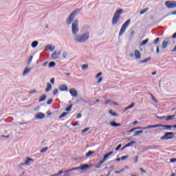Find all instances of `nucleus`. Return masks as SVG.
I'll use <instances>...</instances> for the list:
<instances>
[{"label":"nucleus","mask_w":176,"mask_h":176,"mask_svg":"<svg viewBox=\"0 0 176 176\" xmlns=\"http://www.w3.org/2000/svg\"><path fill=\"white\" fill-rule=\"evenodd\" d=\"M89 38H90V32H86L81 35L76 36L74 41H76V42H78V43H83L87 41H89Z\"/></svg>","instance_id":"1"},{"label":"nucleus","mask_w":176,"mask_h":176,"mask_svg":"<svg viewBox=\"0 0 176 176\" xmlns=\"http://www.w3.org/2000/svg\"><path fill=\"white\" fill-rule=\"evenodd\" d=\"M122 13H123V10L122 9H119L115 12L112 19L113 25H115V24H118V23H119V20H120V15L122 14Z\"/></svg>","instance_id":"2"},{"label":"nucleus","mask_w":176,"mask_h":176,"mask_svg":"<svg viewBox=\"0 0 176 176\" xmlns=\"http://www.w3.org/2000/svg\"><path fill=\"white\" fill-rule=\"evenodd\" d=\"M80 10V9H76L69 16V17L66 20V24H67V25H71V23H72V21H74V19L75 16H76V14H78V13H79Z\"/></svg>","instance_id":"3"},{"label":"nucleus","mask_w":176,"mask_h":176,"mask_svg":"<svg viewBox=\"0 0 176 176\" xmlns=\"http://www.w3.org/2000/svg\"><path fill=\"white\" fill-rule=\"evenodd\" d=\"M113 154V151H110L109 153H108L107 154H106L103 159L102 160H100L99 162L96 164V168H101V165L107 162V160H108V159H109V156H111V155Z\"/></svg>","instance_id":"4"},{"label":"nucleus","mask_w":176,"mask_h":176,"mask_svg":"<svg viewBox=\"0 0 176 176\" xmlns=\"http://www.w3.org/2000/svg\"><path fill=\"white\" fill-rule=\"evenodd\" d=\"M72 32L74 35H76L79 32V21L75 20L72 25Z\"/></svg>","instance_id":"5"},{"label":"nucleus","mask_w":176,"mask_h":176,"mask_svg":"<svg viewBox=\"0 0 176 176\" xmlns=\"http://www.w3.org/2000/svg\"><path fill=\"white\" fill-rule=\"evenodd\" d=\"M131 21V19H128L121 27V29L119 32V36H122L124 32H126V30H127V28L129 25H130V23Z\"/></svg>","instance_id":"6"},{"label":"nucleus","mask_w":176,"mask_h":176,"mask_svg":"<svg viewBox=\"0 0 176 176\" xmlns=\"http://www.w3.org/2000/svg\"><path fill=\"white\" fill-rule=\"evenodd\" d=\"M173 138H174V133H173V132H166L164 135H163L160 138V140H173Z\"/></svg>","instance_id":"7"},{"label":"nucleus","mask_w":176,"mask_h":176,"mask_svg":"<svg viewBox=\"0 0 176 176\" xmlns=\"http://www.w3.org/2000/svg\"><path fill=\"white\" fill-rule=\"evenodd\" d=\"M157 127H164L166 129H170L174 128V126L171 125H163V124H157V125H149L147 129H156Z\"/></svg>","instance_id":"8"},{"label":"nucleus","mask_w":176,"mask_h":176,"mask_svg":"<svg viewBox=\"0 0 176 176\" xmlns=\"http://www.w3.org/2000/svg\"><path fill=\"white\" fill-rule=\"evenodd\" d=\"M165 6H166L168 9H174L176 8V1H166Z\"/></svg>","instance_id":"9"},{"label":"nucleus","mask_w":176,"mask_h":176,"mask_svg":"<svg viewBox=\"0 0 176 176\" xmlns=\"http://www.w3.org/2000/svg\"><path fill=\"white\" fill-rule=\"evenodd\" d=\"M90 166L88 164H81L80 167H76L73 168L70 170H68L71 173V171H75V170H87V168H89Z\"/></svg>","instance_id":"10"},{"label":"nucleus","mask_w":176,"mask_h":176,"mask_svg":"<svg viewBox=\"0 0 176 176\" xmlns=\"http://www.w3.org/2000/svg\"><path fill=\"white\" fill-rule=\"evenodd\" d=\"M148 126H146V127H137V128H133L131 130H129L128 131V133H133V131H135V130H148Z\"/></svg>","instance_id":"11"},{"label":"nucleus","mask_w":176,"mask_h":176,"mask_svg":"<svg viewBox=\"0 0 176 176\" xmlns=\"http://www.w3.org/2000/svg\"><path fill=\"white\" fill-rule=\"evenodd\" d=\"M69 93L73 97H78V91L75 89H70Z\"/></svg>","instance_id":"12"},{"label":"nucleus","mask_w":176,"mask_h":176,"mask_svg":"<svg viewBox=\"0 0 176 176\" xmlns=\"http://www.w3.org/2000/svg\"><path fill=\"white\" fill-rule=\"evenodd\" d=\"M31 72V68H29L28 67H25V69L23 72V76H25V75H28Z\"/></svg>","instance_id":"13"},{"label":"nucleus","mask_w":176,"mask_h":176,"mask_svg":"<svg viewBox=\"0 0 176 176\" xmlns=\"http://www.w3.org/2000/svg\"><path fill=\"white\" fill-rule=\"evenodd\" d=\"M135 57L138 60H140V58H141V52H140L138 50H135Z\"/></svg>","instance_id":"14"},{"label":"nucleus","mask_w":176,"mask_h":176,"mask_svg":"<svg viewBox=\"0 0 176 176\" xmlns=\"http://www.w3.org/2000/svg\"><path fill=\"white\" fill-rule=\"evenodd\" d=\"M59 90H60V91H67V90H68V87H67L65 85H61L59 87Z\"/></svg>","instance_id":"15"},{"label":"nucleus","mask_w":176,"mask_h":176,"mask_svg":"<svg viewBox=\"0 0 176 176\" xmlns=\"http://www.w3.org/2000/svg\"><path fill=\"white\" fill-rule=\"evenodd\" d=\"M168 41H170V38H167L166 40L164 41L162 43V48L166 49L168 45Z\"/></svg>","instance_id":"16"},{"label":"nucleus","mask_w":176,"mask_h":176,"mask_svg":"<svg viewBox=\"0 0 176 176\" xmlns=\"http://www.w3.org/2000/svg\"><path fill=\"white\" fill-rule=\"evenodd\" d=\"M45 50H50V52H53V50H54V46L52 45H47L45 46Z\"/></svg>","instance_id":"17"},{"label":"nucleus","mask_w":176,"mask_h":176,"mask_svg":"<svg viewBox=\"0 0 176 176\" xmlns=\"http://www.w3.org/2000/svg\"><path fill=\"white\" fill-rule=\"evenodd\" d=\"M45 118V115L43 113H38L36 115V119H43Z\"/></svg>","instance_id":"18"},{"label":"nucleus","mask_w":176,"mask_h":176,"mask_svg":"<svg viewBox=\"0 0 176 176\" xmlns=\"http://www.w3.org/2000/svg\"><path fill=\"white\" fill-rule=\"evenodd\" d=\"M110 125L113 127H119L120 126H122V124H117L116 122H111Z\"/></svg>","instance_id":"19"},{"label":"nucleus","mask_w":176,"mask_h":176,"mask_svg":"<svg viewBox=\"0 0 176 176\" xmlns=\"http://www.w3.org/2000/svg\"><path fill=\"white\" fill-rule=\"evenodd\" d=\"M50 90H52V84H50V82H48L47 84V88L45 89V91L46 93H49Z\"/></svg>","instance_id":"20"},{"label":"nucleus","mask_w":176,"mask_h":176,"mask_svg":"<svg viewBox=\"0 0 176 176\" xmlns=\"http://www.w3.org/2000/svg\"><path fill=\"white\" fill-rule=\"evenodd\" d=\"M52 58H59L60 52H54V54L52 55Z\"/></svg>","instance_id":"21"},{"label":"nucleus","mask_w":176,"mask_h":176,"mask_svg":"<svg viewBox=\"0 0 176 176\" xmlns=\"http://www.w3.org/2000/svg\"><path fill=\"white\" fill-rule=\"evenodd\" d=\"M173 118H175V115H173V116H168L166 118V122H168L169 120H173Z\"/></svg>","instance_id":"22"},{"label":"nucleus","mask_w":176,"mask_h":176,"mask_svg":"<svg viewBox=\"0 0 176 176\" xmlns=\"http://www.w3.org/2000/svg\"><path fill=\"white\" fill-rule=\"evenodd\" d=\"M94 151H89L85 154V156L86 157H90V156H91V155H94Z\"/></svg>","instance_id":"23"},{"label":"nucleus","mask_w":176,"mask_h":176,"mask_svg":"<svg viewBox=\"0 0 176 176\" xmlns=\"http://www.w3.org/2000/svg\"><path fill=\"white\" fill-rule=\"evenodd\" d=\"M148 42H149V38H146V39L144 40L143 41H142L140 46H144V45H146V43H148Z\"/></svg>","instance_id":"24"},{"label":"nucleus","mask_w":176,"mask_h":176,"mask_svg":"<svg viewBox=\"0 0 176 176\" xmlns=\"http://www.w3.org/2000/svg\"><path fill=\"white\" fill-rule=\"evenodd\" d=\"M30 162H34V160L30 157L27 158V160L25 162V164H26V166H28V164H30Z\"/></svg>","instance_id":"25"},{"label":"nucleus","mask_w":176,"mask_h":176,"mask_svg":"<svg viewBox=\"0 0 176 176\" xmlns=\"http://www.w3.org/2000/svg\"><path fill=\"white\" fill-rule=\"evenodd\" d=\"M45 100H46V95H43L39 98L38 102H42V101H45Z\"/></svg>","instance_id":"26"},{"label":"nucleus","mask_w":176,"mask_h":176,"mask_svg":"<svg viewBox=\"0 0 176 176\" xmlns=\"http://www.w3.org/2000/svg\"><path fill=\"white\" fill-rule=\"evenodd\" d=\"M67 115H68V113H67V112H63V113L59 116V119H63V118H65V116H67Z\"/></svg>","instance_id":"27"},{"label":"nucleus","mask_w":176,"mask_h":176,"mask_svg":"<svg viewBox=\"0 0 176 176\" xmlns=\"http://www.w3.org/2000/svg\"><path fill=\"white\" fill-rule=\"evenodd\" d=\"M39 43H38V41H34L32 43V47L33 48H35L36 47V46H38Z\"/></svg>","instance_id":"28"},{"label":"nucleus","mask_w":176,"mask_h":176,"mask_svg":"<svg viewBox=\"0 0 176 176\" xmlns=\"http://www.w3.org/2000/svg\"><path fill=\"white\" fill-rule=\"evenodd\" d=\"M81 68H82V71H85V69H87V68H89V65L84 64L82 65Z\"/></svg>","instance_id":"29"},{"label":"nucleus","mask_w":176,"mask_h":176,"mask_svg":"<svg viewBox=\"0 0 176 176\" xmlns=\"http://www.w3.org/2000/svg\"><path fill=\"white\" fill-rule=\"evenodd\" d=\"M148 10H149V8H145L144 10H142L140 13V14H144V13H146Z\"/></svg>","instance_id":"30"},{"label":"nucleus","mask_w":176,"mask_h":176,"mask_svg":"<svg viewBox=\"0 0 176 176\" xmlns=\"http://www.w3.org/2000/svg\"><path fill=\"white\" fill-rule=\"evenodd\" d=\"M144 133V131H137L135 132L134 136L140 135V134H142Z\"/></svg>","instance_id":"31"},{"label":"nucleus","mask_w":176,"mask_h":176,"mask_svg":"<svg viewBox=\"0 0 176 176\" xmlns=\"http://www.w3.org/2000/svg\"><path fill=\"white\" fill-rule=\"evenodd\" d=\"M134 144H135V142L132 141V142H131L126 144V146L127 148H129V146H132V145H134Z\"/></svg>","instance_id":"32"},{"label":"nucleus","mask_w":176,"mask_h":176,"mask_svg":"<svg viewBox=\"0 0 176 176\" xmlns=\"http://www.w3.org/2000/svg\"><path fill=\"white\" fill-rule=\"evenodd\" d=\"M47 149H49V148H48L47 146L44 147V148H41V150L40 151V152H41V153H45V152H46V151H47Z\"/></svg>","instance_id":"33"},{"label":"nucleus","mask_w":176,"mask_h":176,"mask_svg":"<svg viewBox=\"0 0 176 176\" xmlns=\"http://www.w3.org/2000/svg\"><path fill=\"white\" fill-rule=\"evenodd\" d=\"M159 42H160V38L157 37V38H155L153 41L154 45H157V43H159Z\"/></svg>","instance_id":"34"},{"label":"nucleus","mask_w":176,"mask_h":176,"mask_svg":"<svg viewBox=\"0 0 176 176\" xmlns=\"http://www.w3.org/2000/svg\"><path fill=\"white\" fill-rule=\"evenodd\" d=\"M50 68H52L53 67H56V63L55 62H50L49 64Z\"/></svg>","instance_id":"35"},{"label":"nucleus","mask_w":176,"mask_h":176,"mask_svg":"<svg viewBox=\"0 0 176 176\" xmlns=\"http://www.w3.org/2000/svg\"><path fill=\"white\" fill-rule=\"evenodd\" d=\"M72 109V104H70L68 107L65 109L66 112H69Z\"/></svg>","instance_id":"36"},{"label":"nucleus","mask_w":176,"mask_h":176,"mask_svg":"<svg viewBox=\"0 0 176 176\" xmlns=\"http://www.w3.org/2000/svg\"><path fill=\"white\" fill-rule=\"evenodd\" d=\"M109 113L111 115H112L113 116H117L116 112H114V111H112V110H109Z\"/></svg>","instance_id":"37"},{"label":"nucleus","mask_w":176,"mask_h":176,"mask_svg":"<svg viewBox=\"0 0 176 176\" xmlns=\"http://www.w3.org/2000/svg\"><path fill=\"white\" fill-rule=\"evenodd\" d=\"M32 58H33L32 56H30L29 57V58L28 59V65L31 64V61H32Z\"/></svg>","instance_id":"38"},{"label":"nucleus","mask_w":176,"mask_h":176,"mask_svg":"<svg viewBox=\"0 0 176 176\" xmlns=\"http://www.w3.org/2000/svg\"><path fill=\"white\" fill-rule=\"evenodd\" d=\"M133 107H134V102H133L131 105L128 106L127 107H126V110L127 109H130L131 108H133Z\"/></svg>","instance_id":"39"},{"label":"nucleus","mask_w":176,"mask_h":176,"mask_svg":"<svg viewBox=\"0 0 176 176\" xmlns=\"http://www.w3.org/2000/svg\"><path fill=\"white\" fill-rule=\"evenodd\" d=\"M90 130L89 128H86L82 131V133H87V131H89Z\"/></svg>","instance_id":"40"},{"label":"nucleus","mask_w":176,"mask_h":176,"mask_svg":"<svg viewBox=\"0 0 176 176\" xmlns=\"http://www.w3.org/2000/svg\"><path fill=\"white\" fill-rule=\"evenodd\" d=\"M101 75H102V72L98 73V74H96V78L97 79V78H100V76H101Z\"/></svg>","instance_id":"41"},{"label":"nucleus","mask_w":176,"mask_h":176,"mask_svg":"<svg viewBox=\"0 0 176 176\" xmlns=\"http://www.w3.org/2000/svg\"><path fill=\"white\" fill-rule=\"evenodd\" d=\"M129 157V155H124L121 157V160H126Z\"/></svg>","instance_id":"42"},{"label":"nucleus","mask_w":176,"mask_h":176,"mask_svg":"<svg viewBox=\"0 0 176 176\" xmlns=\"http://www.w3.org/2000/svg\"><path fill=\"white\" fill-rule=\"evenodd\" d=\"M57 93H58V89H55L53 91V95L56 96V94H57Z\"/></svg>","instance_id":"43"},{"label":"nucleus","mask_w":176,"mask_h":176,"mask_svg":"<svg viewBox=\"0 0 176 176\" xmlns=\"http://www.w3.org/2000/svg\"><path fill=\"white\" fill-rule=\"evenodd\" d=\"M52 102H53V99H50L47 100V104L48 105H50V104H52Z\"/></svg>","instance_id":"44"},{"label":"nucleus","mask_w":176,"mask_h":176,"mask_svg":"<svg viewBox=\"0 0 176 176\" xmlns=\"http://www.w3.org/2000/svg\"><path fill=\"white\" fill-rule=\"evenodd\" d=\"M120 148H122V144H119V145L116 148V151H119V149H120Z\"/></svg>","instance_id":"45"},{"label":"nucleus","mask_w":176,"mask_h":176,"mask_svg":"<svg viewBox=\"0 0 176 176\" xmlns=\"http://www.w3.org/2000/svg\"><path fill=\"white\" fill-rule=\"evenodd\" d=\"M29 93H30V94H32L34 93H36V89H33L32 91H30Z\"/></svg>","instance_id":"46"},{"label":"nucleus","mask_w":176,"mask_h":176,"mask_svg":"<svg viewBox=\"0 0 176 176\" xmlns=\"http://www.w3.org/2000/svg\"><path fill=\"white\" fill-rule=\"evenodd\" d=\"M176 162V158L170 159V163H175Z\"/></svg>","instance_id":"47"},{"label":"nucleus","mask_w":176,"mask_h":176,"mask_svg":"<svg viewBox=\"0 0 176 176\" xmlns=\"http://www.w3.org/2000/svg\"><path fill=\"white\" fill-rule=\"evenodd\" d=\"M156 53L159 54L160 53V49L159 48V46H157Z\"/></svg>","instance_id":"48"},{"label":"nucleus","mask_w":176,"mask_h":176,"mask_svg":"<svg viewBox=\"0 0 176 176\" xmlns=\"http://www.w3.org/2000/svg\"><path fill=\"white\" fill-rule=\"evenodd\" d=\"M101 82H102V77H100V78L98 79L97 83H101Z\"/></svg>","instance_id":"49"},{"label":"nucleus","mask_w":176,"mask_h":176,"mask_svg":"<svg viewBox=\"0 0 176 176\" xmlns=\"http://www.w3.org/2000/svg\"><path fill=\"white\" fill-rule=\"evenodd\" d=\"M123 170H124V169H122V170H121L120 171L116 170V171H115V173L116 174H120V173H122V171H123Z\"/></svg>","instance_id":"50"},{"label":"nucleus","mask_w":176,"mask_h":176,"mask_svg":"<svg viewBox=\"0 0 176 176\" xmlns=\"http://www.w3.org/2000/svg\"><path fill=\"white\" fill-rule=\"evenodd\" d=\"M175 38H176V32L173 34L172 39H175Z\"/></svg>","instance_id":"51"},{"label":"nucleus","mask_w":176,"mask_h":176,"mask_svg":"<svg viewBox=\"0 0 176 176\" xmlns=\"http://www.w3.org/2000/svg\"><path fill=\"white\" fill-rule=\"evenodd\" d=\"M80 116H82V114L81 113H78V114H77L76 118L79 119V118H80Z\"/></svg>","instance_id":"52"},{"label":"nucleus","mask_w":176,"mask_h":176,"mask_svg":"<svg viewBox=\"0 0 176 176\" xmlns=\"http://www.w3.org/2000/svg\"><path fill=\"white\" fill-rule=\"evenodd\" d=\"M140 171L143 172L144 174H145V173H146V171H145V170H144V168H140Z\"/></svg>","instance_id":"53"},{"label":"nucleus","mask_w":176,"mask_h":176,"mask_svg":"<svg viewBox=\"0 0 176 176\" xmlns=\"http://www.w3.org/2000/svg\"><path fill=\"white\" fill-rule=\"evenodd\" d=\"M1 137L4 138H9V137H10V135H1Z\"/></svg>","instance_id":"54"},{"label":"nucleus","mask_w":176,"mask_h":176,"mask_svg":"<svg viewBox=\"0 0 176 176\" xmlns=\"http://www.w3.org/2000/svg\"><path fill=\"white\" fill-rule=\"evenodd\" d=\"M65 174L63 176H71V173H65Z\"/></svg>","instance_id":"55"},{"label":"nucleus","mask_w":176,"mask_h":176,"mask_svg":"<svg viewBox=\"0 0 176 176\" xmlns=\"http://www.w3.org/2000/svg\"><path fill=\"white\" fill-rule=\"evenodd\" d=\"M51 83L53 85L54 83V78L50 80Z\"/></svg>","instance_id":"56"},{"label":"nucleus","mask_w":176,"mask_h":176,"mask_svg":"<svg viewBox=\"0 0 176 176\" xmlns=\"http://www.w3.org/2000/svg\"><path fill=\"white\" fill-rule=\"evenodd\" d=\"M111 100H106L105 102H104V104L107 105V104H109V102H110Z\"/></svg>","instance_id":"57"},{"label":"nucleus","mask_w":176,"mask_h":176,"mask_svg":"<svg viewBox=\"0 0 176 176\" xmlns=\"http://www.w3.org/2000/svg\"><path fill=\"white\" fill-rule=\"evenodd\" d=\"M138 162V156L135 157V163H137Z\"/></svg>","instance_id":"58"},{"label":"nucleus","mask_w":176,"mask_h":176,"mask_svg":"<svg viewBox=\"0 0 176 176\" xmlns=\"http://www.w3.org/2000/svg\"><path fill=\"white\" fill-rule=\"evenodd\" d=\"M73 126H79V122H75Z\"/></svg>","instance_id":"59"},{"label":"nucleus","mask_w":176,"mask_h":176,"mask_svg":"<svg viewBox=\"0 0 176 176\" xmlns=\"http://www.w3.org/2000/svg\"><path fill=\"white\" fill-rule=\"evenodd\" d=\"M126 148H127V146H126V145L122 148V151H124V149H126Z\"/></svg>","instance_id":"60"},{"label":"nucleus","mask_w":176,"mask_h":176,"mask_svg":"<svg viewBox=\"0 0 176 176\" xmlns=\"http://www.w3.org/2000/svg\"><path fill=\"white\" fill-rule=\"evenodd\" d=\"M138 123V121H134V122H133V124H134V125L137 124Z\"/></svg>","instance_id":"61"},{"label":"nucleus","mask_w":176,"mask_h":176,"mask_svg":"<svg viewBox=\"0 0 176 176\" xmlns=\"http://www.w3.org/2000/svg\"><path fill=\"white\" fill-rule=\"evenodd\" d=\"M67 76H71V73H66Z\"/></svg>","instance_id":"62"},{"label":"nucleus","mask_w":176,"mask_h":176,"mask_svg":"<svg viewBox=\"0 0 176 176\" xmlns=\"http://www.w3.org/2000/svg\"><path fill=\"white\" fill-rule=\"evenodd\" d=\"M152 75H156V72H153L152 73Z\"/></svg>","instance_id":"63"},{"label":"nucleus","mask_w":176,"mask_h":176,"mask_svg":"<svg viewBox=\"0 0 176 176\" xmlns=\"http://www.w3.org/2000/svg\"><path fill=\"white\" fill-rule=\"evenodd\" d=\"M131 176H137V175H133V174H132V175H131Z\"/></svg>","instance_id":"64"}]
</instances>
